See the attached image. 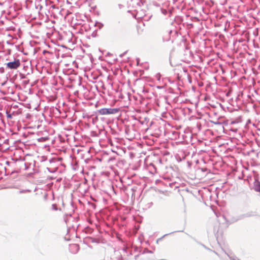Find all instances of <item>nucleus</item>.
Returning a JSON list of instances; mask_svg holds the SVG:
<instances>
[{
    "mask_svg": "<svg viewBox=\"0 0 260 260\" xmlns=\"http://www.w3.org/2000/svg\"><path fill=\"white\" fill-rule=\"evenodd\" d=\"M9 47V45L1 46V59L3 62L11 60V50Z\"/></svg>",
    "mask_w": 260,
    "mask_h": 260,
    "instance_id": "nucleus-1",
    "label": "nucleus"
},
{
    "mask_svg": "<svg viewBox=\"0 0 260 260\" xmlns=\"http://www.w3.org/2000/svg\"><path fill=\"white\" fill-rule=\"evenodd\" d=\"M6 68L11 70H16L20 66V60L18 59H15L12 61H4L3 62Z\"/></svg>",
    "mask_w": 260,
    "mask_h": 260,
    "instance_id": "nucleus-2",
    "label": "nucleus"
},
{
    "mask_svg": "<svg viewBox=\"0 0 260 260\" xmlns=\"http://www.w3.org/2000/svg\"><path fill=\"white\" fill-rule=\"evenodd\" d=\"M118 111V109L116 108H102L98 111V113L102 115L114 114Z\"/></svg>",
    "mask_w": 260,
    "mask_h": 260,
    "instance_id": "nucleus-3",
    "label": "nucleus"
},
{
    "mask_svg": "<svg viewBox=\"0 0 260 260\" xmlns=\"http://www.w3.org/2000/svg\"><path fill=\"white\" fill-rule=\"evenodd\" d=\"M254 190L256 191L260 192V182L256 181L254 183Z\"/></svg>",
    "mask_w": 260,
    "mask_h": 260,
    "instance_id": "nucleus-4",
    "label": "nucleus"
},
{
    "mask_svg": "<svg viewBox=\"0 0 260 260\" xmlns=\"http://www.w3.org/2000/svg\"><path fill=\"white\" fill-rule=\"evenodd\" d=\"M137 28L138 29V34H140L142 31H139V28H140V26H137Z\"/></svg>",
    "mask_w": 260,
    "mask_h": 260,
    "instance_id": "nucleus-5",
    "label": "nucleus"
},
{
    "mask_svg": "<svg viewBox=\"0 0 260 260\" xmlns=\"http://www.w3.org/2000/svg\"><path fill=\"white\" fill-rule=\"evenodd\" d=\"M1 92H2L3 93H4V94H6L7 93V91H6L4 89H1Z\"/></svg>",
    "mask_w": 260,
    "mask_h": 260,
    "instance_id": "nucleus-6",
    "label": "nucleus"
},
{
    "mask_svg": "<svg viewBox=\"0 0 260 260\" xmlns=\"http://www.w3.org/2000/svg\"><path fill=\"white\" fill-rule=\"evenodd\" d=\"M52 207H53V208L55 210H56V209H56V206H55V205H52Z\"/></svg>",
    "mask_w": 260,
    "mask_h": 260,
    "instance_id": "nucleus-7",
    "label": "nucleus"
},
{
    "mask_svg": "<svg viewBox=\"0 0 260 260\" xmlns=\"http://www.w3.org/2000/svg\"><path fill=\"white\" fill-rule=\"evenodd\" d=\"M6 81H5L4 83H2V85L3 86H4L6 85Z\"/></svg>",
    "mask_w": 260,
    "mask_h": 260,
    "instance_id": "nucleus-8",
    "label": "nucleus"
},
{
    "mask_svg": "<svg viewBox=\"0 0 260 260\" xmlns=\"http://www.w3.org/2000/svg\"><path fill=\"white\" fill-rule=\"evenodd\" d=\"M1 73H2V72H4V69H3V70H2V69H1Z\"/></svg>",
    "mask_w": 260,
    "mask_h": 260,
    "instance_id": "nucleus-9",
    "label": "nucleus"
},
{
    "mask_svg": "<svg viewBox=\"0 0 260 260\" xmlns=\"http://www.w3.org/2000/svg\"><path fill=\"white\" fill-rule=\"evenodd\" d=\"M8 116L9 117H11V115H8Z\"/></svg>",
    "mask_w": 260,
    "mask_h": 260,
    "instance_id": "nucleus-10",
    "label": "nucleus"
}]
</instances>
